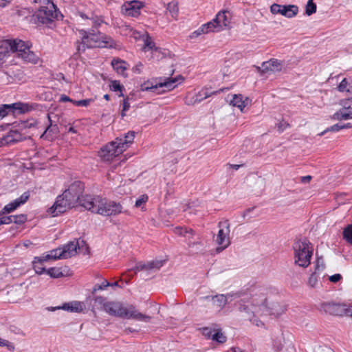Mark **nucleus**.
<instances>
[{
	"label": "nucleus",
	"mask_w": 352,
	"mask_h": 352,
	"mask_svg": "<svg viewBox=\"0 0 352 352\" xmlns=\"http://www.w3.org/2000/svg\"><path fill=\"white\" fill-rule=\"evenodd\" d=\"M164 264L162 261H152L146 263H138L134 267H132L131 270L134 271L137 273L140 271H153L159 270Z\"/></svg>",
	"instance_id": "412c9836"
},
{
	"label": "nucleus",
	"mask_w": 352,
	"mask_h": 352,
	"mask_svg": "<svg viewBox=\"0 0 352 352\" xmlns=\"http://www.w3.org/2000/svg\"><path fill=\"white\" fill-rule=\"evenodd\" d=\"M23 140L22 135L17 131H11L6 137L7 143H15Z\"/></svg>",
	"instance_id": "2f4dec72"
},
{
	"label": "nucleus",
	"mask_w": 352,
	"mask_h": 352,
	"mask_svg": "<svg viewBox=\"0 0 352 352\" xmlns=\"http://www.w3.org/2000/svg\"><path fill=\"white\" fill-rule=\"evenodd\" d=\"M288 126L289 124L286 122L282 121L278 124L277 126L280 131H283Z\"/></svg>",
	"instance_id": "13d9d810"
},
{
	"label": "nucleus",
	"mask_w": 352,
	"mask_h": 352,
	"mask_svg": "<svg viewBox=\"0 0 352 352\" xmlns=\"http://www.w3.org/2000/svg\"><path fill=\"white\" fill-rule=\"evenodd\" d=\"M343 238L350 244H352V224L346 226L343 230Z\"/></svg>",
	"instance_id": "4c0bfd02"
},
{
	"label": "nucleus",
	"mask_w": 352,
	"mask_h": 352,
	"mask_svg": "<svg viewBox=\"0 0 352 352\" xmlns=\"http://www.w3.org/2000/svg\"><path fill=\"white\" fill-rule=\"evenodd\" d=\"M80 41L77 42V50L85 52L87 48L94 47H115L116 43L113 39L100 32L94 30L87 31L83 29L78 30Z\"/></svg>",
	"instance_id": "20e7f679"
},
{
	"label": "nucleus",
	"mask_w": 352,
	"mask_h": 352,
	"mask_svg": "<svg viewBox=\"0 0 352 352\" xmlns=\"http://www.w3.org/2000/svg\"><path fill=\"white\" fill-rule=\"evenodd\" d=\"M222 91L223 89H219L216 91H210L207 88H203L195 94H191L190 93L187 94V95L184 98V103L186 105L192 106L196 104L200 103L204 99H206L212 95L219 94Z\"/></svg>",
	"instance_id": "f8f14e48"
},
{
	"label": "nucleus",
	"mask_w": 352,
	"mask_h": 352,
	"mask_svg": "<svg viewBox=\"0 0 352 352\" xmlns=\"http://www.w3.org/2000/svg\"><path fill=\"white\" fill-rule=\"evenodd\" d=\"M226 14V11H220L216 14L214 19L209 21V23L212 24L211 28L214 32H221L229 27L230 20Z\"/></svg>",
	"instance_id": "a211bd4d"
},
{
	"label": "nucleus",
	"mask_w": 352,
	"mask_h": 352,
	"mask_svg": "<svg viewBox=\"0 0 352 352\" xmlns=\"http://www.w3.org/2000/svg\"><path fill=\"white\" fill-rule=\"evenodd\" d=\"M135 138V132L129 131L123 137L116 138L117 144H119L120 146H123L122 149L124 151L131 144Z\"/></svg>",
	"instance_id": "a878e982"
},
{
	"label": "nucleus",
	"mask_w": 352,
	"mask_h": 352,
	"mask_svg": "<svg viewBox=\"0 0 352 352\" xmlns=\"http://www.w3.org/2000/svg\"><path fill=\"white\" fill-rule=\"evenodd\" d=\"M58 133V126L54 124L52 125L50 124L45 130L43 133L41 135V138H45L47 139H52L54 136Z\"/></svg>",
	"instance_id": "7c9ffc66"
},
{
	"label": "nucleus",
	"mask_w": 352,
	"mask_h": 352,
	"mask_svg": "<svg viewBox=\"0 0 352 352\" xmlns=\"http://www.w3.org/2000/svg\"><path fill=\"white\" fill-rule=\"evenodd\" d=\"M9 50L6 45V41L0 45V64L2 63L5 58L8 56Z\"/></svg>",
	"instance_id": "ea45409f"
},
{
	"label": "nucleus",
	"mask_w": 352,
	"mask_h": 352,
	"mask_svg": "<svg viewBox=\"0 0 352 352\" xmlns=\"http://www.w3.org/2000/svg\"><path fill=\"white\" fill-rule=\"evenodd\" d=\"M123 146L117 144L116 140L104 146L99 151V156L104 161H111L124 152Z\"/></svg>",
	"instance_id": "9b49d317"
},
{
	"label": "nucleus",
	"mask_w": 352,
	"mask_h": 352,
	"mask_svg": "<svg viewBox=\"0 0 352 352\" xmlns=\"http://www.w3.org/2000/svg\"><path fill=\"white\" fill-rule=\"evenodd\" d=\"M60 100L61 102H72V101H74V100L71 99L69 97H68L66 95H62L60 96Z\"/></svg>",
	"instance_id": "052dcab7"
},
{
	"label": "nucleus",
	"mask_w": 352,
	"mask_h": 352,
	"mask_svg": "<svg viewBox=\"0 0 352 352\" xmlns=\"http://www.w3.org/2000/svg\"><path fill=\"white\" fill-rule=\"evenodd\" d=\"M77 16L79 23L84 25H91L94 28H98L104 23L102 16L96 15L92 12L78 11Z\"/></svg>",
	"instance_id": "ddd939ff"
},
{
	"label": "nucleus",
	"mask_w": 352,
	"mask_h": 352,
	"mask_svg": "<svg viewBox=\"0 0 352 352\" xmlns=\"http://www.w3.org/2000/svg\"><path fill=\"white\" fill-rule=\"evenodd\" d=\"M81 203L85 209L102 216H116L122 212L120 203L107 201L98 196L86 195Z\"/></svg>",
	"instance_id": "7ed1b4c3"
},
{
	"label": "nucleus",
	"mask_w": 352,
	"mask_h": 352,
	"mask_svg": "<svg viewBox=\"0 0 352 352\" xmlns=\"http://www.w3.org/2000/svg\"><path fill=\"white\" fill-rule=\"evenodd\" d=\"M6 45L9 52L16 53L24 61L37 63L38 57L30 50V45L20 39L7 40Z\"/></svg>",
	"instance_id": "0eeeda50"
},
{
	"label": "nucleus",
	"mask_w": 352,
	"mask_h": 352,
	"mask_svg": "<svg viewBox=\"0 0 352 352\" xmlns=\"http://www.w3.org/2000/svg\"><path fill=\"white\" fill-rule=\"evenodd\" d=\"M342 278V276L340 274H335L329 276V280L332 283H337Z\"/></svg>",
	"instance_id": "4d7b16f0"
},
{
	"label": "nucleus",
	"mask_w": 352,
	"mask_h": 352,
	"mask_svg": "<svg viewBox=\"0 0 352 352\" xmlns=\"http://www.w3.org/2000/svg\"><path fill=\"white\" fill-rule=\"evenodd\" d=\"M84 184L80 181H76L58 195L53 206L49 208L48 212L53 217L65 212L75 206L78 201L82 206V201L86 197H82L84 190Z\"/></svg>",
	"instance_id": "f03ea898"
},
{
	"label": "nucleus",
	"mask_w": 352,
	"mask_h": 352,
	"mask_svg": "<svg viewBox=\"0 0 352 352\" xmlns=\"http://www.w3.org/2000/svg\"><path fill=\"white\" fill-rule=\"evenodd\" d=\"M130 109V103L129 102V98L124 99L122 102V109L121 112V116L123 118L126 116V112Z\"/></svg>",
	"instance_id": "8fccbe9b"
},
{
	"label": "nucleus",
	"mask_w": 352,
	"mask_h": 352,
	"mask_svg": "<svg viewBox=\"0 0 352 352\" xmlns=\"http://www.w3.org/2000/svg\"><path fill=\"white\" fill-rule=\"evenodd\" d=\"M148 199V197L146 195H142L136 200L135 206L137 208L141 207L143 204H145L146 203Z\"/></svg>",
	"instance_id": "09e8293b"
},
{
	"label": "nucleus",
	"mask_w": 352,
	"mask_h": 352,
	"mask_svg": "<svg viewBox=\"0 0 352 352\" xmlns=\"http://www.w3.org/2000/svg\"><path fill=\"white\" fill-rule=\"evenodd\" d=\"M351 125L350 123L344 124H336L331 126V127L327 128L324 131L321 133L320 135H323L324 133H325L327 131L337 132V131H339L340 130H342L344 129H348V128H351Z\"/></svg>",
	"instance_id": "f704fd0d"
},
{
	"label": "nucleus",
	"mask_w": 352,
	"mask_h": 352,
	"mask_svg": "<svg viewBox=\"0 0 352 352\" xmlns=\"http://www.w3.org/2000/svg\"><path fill=\"white\" fill-rule=\"evenodd\" d=\"M230 103L232 106L239 108L241 111H243V109L248 104V98L244 99L241 94H234L232 96V99L230 100Z\"/></svg>",
	"instance_id": "bb28decb"
},
{
	"label": "nucleus",
	"mask_w": 352,
	"mask_h": 352,
	"mask_svg": "<svg viewBox=\"0 0 352 352\" xmlns=\"http://www.w3.org/2000/svg\"><path fill=\"white\" fill-rule=\"evenodd\" d=\"M166 10L173 19H177L179 12L178 5L177 2L171 1L168 3L166 6Z\"/></svg>",
	"instance_id": "473e14b6"
},
{
	"label": "nucleus",
	"mask_w": 352,
	"mask_h": 352,
	"mask_svg": "<svg viewBox=\"0 0 352 352\" xmlns=\"http://www.w3.org/2000/svg\"><path fill=\"white\" fill-rule=\"evenodd\" d=\"M0 346H6L10 351L14 350V345L8 340L0 338Z\"/></svg>",
	"instance_id": "603ef678"
},
{
	"label": "nucleus",
	"mask_w": 352,
	"mask_h": 352,
	"mask_svg": "<svg viewBox=\"0 0 352 352\" xmlns=\"http://www.w3.org/2000/svg\"><path fill=\"white\" fill-rule=\"evenodd\" d=\"M5 212L2 211L0 212V225L9 224L12 223V215L10 216H2Z\"/></svg>",
	"instance_id": "de8ad7c7"
},
{
	"label": "nucleus",
	"mask_w": 352,
	"mask_h": 352,
	"mask_svg": "<svg viewBox=\"0 0 352 352\" xmlns=\"http://www.w3.org/2000/svg\"><path fill=\"white\" fill-rule=\"evenodd\" d=\"M23 244L25 248H29L32 245V242L30 240H25L23 241Z\"/></svg>",
	"instance_id": "69168bd1"
},
{
	"label": "nucleus",
	"mask_w": 352,
	"mask_h": 352,
	"mask_svg": "<svg viewBox=\"0 0 352 352\" xmlns=\"http://www.w3.org/2000/svg\"><path fill=\"white\" fill-rule=\"evenodd\" d=\"M143 3L139 1H130L124 2L121 7V12L127 16L138 17L143 8Z\"/></svg>",
	"instance_id": "dca6fc26"
},
{
	"label": "nucleus",
	"mask_w": 352,
	"mask_h": 352,
	"mask_svg": "<svg viewBox=\"0 0 352 352\" xmlns=\"http://www.w3.org/2000/svg\"><path fill=\"white\" fill-rule=\"evenodd\" d=\"M214 333L212 332V331L209 329V328H204L203 329V334L206 336H207L208 338H212V335Z\"/></svg>",
	"instance_id": "bf43d9fd"
},
{
	"label": "nucleus",
	"mask_w": 352,
	"mask_h": 352,
	"mask_svg": "<svg viewBox=\"0 0 352 352\" xmlns=\"http://www.w3.org/2000/svg\"><path fill=\"white\" fill-rule=\"evenodd\" d=\"M347 305L345 303H336L333 302H323L320 305V309L327 314L344 316H346Z\"/></svg>",
	"instance_id": "2eb2a0df"
},
{
	"label": "nucleus",
	"mask_w": 352,
	"mask_h": 352,
	"mask_svg": "<svg viewBox=\"0 0 352 352\" xmlns=\"http://www.w3.org/2000/svg\"><path fill=\"white\" fill-rule=\"evenodd\" d=\"M317 6L314 0H308L305 6V14L307 16H311L316 12Z\"/></svg>",
	"instance_id": "c9c22d12"
},
{
	"label": "nucleus",
	"mask_w": 352,
	"mask_h": 352,
	"mask_svg": "<svg viewBox=\"0 0 352 352\" xmlns=\"http://www.w3.org/2000/svg\"><path fill=\"white\" fill-rule=\"evenodd\" d=\"M12 0H0V7L4 8Z\"/></svg>",
	"instance_id": "e2e57ef3"
},
{
	"label": "nucleus",
	"mask_w": 352,
	"mask_h": 352,
	"mask_svg": "<svg viewBox=\"0 0 352 352\" xmlns=\"http://www.w3.org/2000/svg\"><path fill=\"white\" fill-rule=\"evenodd\" d=\"M335 120H346L352 119V108L350 110L340 109L331 117Z\"/></svg>",
	"instance_id": "c756f323"
},
{
	"label": "nucleus",
	"mask_w": 352,
	"mask_h": 352,
	"mask_svg": "<svg viewBox=\"0 0 352 352\" xmlns=\"http://www.w3.org/2000/svg\"><path fill=\"white\" fill-rule=\"evenodd\" d=\"M111 65L113 69L119 74L124 75L127 69L128 64L126 61L120 58H113L111 60Z\"/></svg>",
	"instance_id": "c85d7f7f"
},
{
	"label": "nucleus",
	"mask_w": 352,
	"mask_h": 352,
	"mask_svg": "<svg viewBox=\"0 0 352 352\" xmlns=\"http://www.w3.org/2000/svg\"><path fill=\"white\" fill-rule=\"evenodd\" d=\"M311 179V177L309 175L302 177L300 181L302 183H309Z\"/></svg>",
	"instance_id": "680f3d73"
},
{
	"label": "nucleus",
	"mask_w": 352,
	"mask_h": 352,
	"mask_svg": "<svg viewBox=\"0 0 352 352\" xmlns=\"http://www.w3.org/2000/svg\"><path fill=\"white\" fill-rule=\"evenodd\" d=\"M93 101H94V100L90 98V99H85V100H74V101H72V103L77 107H87Z\"/></svg>",
	"instance_id": "c03bdc74"
},
{
	"label": "nucleus",
	"mask_w": 352,
	"mask_h": 352,
	"mask_svg": "<svg viewBox=\"0 0 352 352\" xmlns=\"http://www.w3.org/2000/svg\"><path fill=\"white\" fill-rule=\"evenodd\" d=\"M299 9L296 5H280L273 3L270 6V12L273 14H281L288 19L295 17L298 13Z\"/></svg>",
	"instance_id": "4468645a"
},
{
	"label": "nucleus",
	"mask_w": 352,
	"mask_h": 352,
	"mask_svg": "<svg viewBox=\"0 0 352 352\" xmlns=\"http://www.w3.org/2000/svg\"><path fill=\"white\" fill-rule=\"evenodd\" d=\"M184 78L182 76L179 75L175 78H167L163 82H159L155 87H152L151 89H157V88H164L163 91H171L177 87L178 85L183 82Z\"/></svg>",
	"instance_id": "aec40b11"
},
{
	"label": "nucleus",
	"mask_w": 352,
	"mask_h": 352,
	"mask_svg": "<svg viewBox=\"0 0 352 352\" xmlns=\"http://www.w3.org/2000/svg\"><path fill=\"white\" fill-rule=\"evenodd\" d=\"M34 3L38 5L34 16L39 23L49 25L62 16L56 6L51 0H34Z\"/></svg>",
	"instance_id": "39448f33"
},
{
	"label": "nucleus",
	"mask_w": 352,
	"mask_h": 352,
	"mask_svg": "<svg viewBox=\"0 0 352 352\" xmlns=\"http://www.w3.org/2000/svg\"><path fill=\"white\" fill-rule=\"evenodd\" d=\"M245 304L244 300L239 303V309L240 311L248 312L251 311L252 313H265L268 311L267 305V298L262 290H258L251 294V296Z\"/></svg>",
	"instance_id": "423d86ee"
},
{
	"label": "nucleus",
	"mask_w": 352,
	"mask_h": 352,
	"mask_svg": "<svg viewBox=\"0 0 352 352\" xmlns=\"http://www.w3.org/2000/svg\"><path fill=\"white\" fill-rule=\"evenodd\" d=\"M231 350L233 351V352H243L241 349L239 348H235V347H232L231 349Z\"/></svg>",
	"instance_id": "774afa93"
},
{
	"label": "nucleus",
	"mask_w": 352,
	"mask_h": 352,
	"mask_svg": "<svg viewBox=\"0 0 352 352\" xmlns=\"http://www.w3.org/2000/svg\"><path fill=\"white\" fill-rule=\"evenodd\" d=\"M124 331L126 333H129L135 332L136 331L130 327H128V328L125 329Z\"/></svg>",
	"instance_id": "338daca9"
},
{
	"label": "nucleus",
	"mask_w": 352,
	"mask_h": 352,
	"mask_svg": "<svg viewBox=\"0 0 352 352\" xmlns=\"http://www.w3.org/2000/svg\"><path fill=\"white\" fill-rule=\"evenodd\" d=\"M30 108L28 104L16 102L11 104H3L0 107V118L6 117L10 111L14 113L18 111L20 113L28 112Z\"/></svg>",
	"instance_id": "6ab92c4d"
},
{
	"label": "nucleus",
	"mask_w": 352,
	"mask_h": 352,
	"mask_svg": "<svg viewBox=\"0 0 352 352\" xmlns=\"http://www.w3.org/2000/svg\"><path fill=\"white\" fill-rule=\"evenodd\" d=\"M218 227L219 230L214 240L217 244L216 252L220 253L228 248L231 243L230 228L228 221L219 222Z\"/></svg>",
	"instance_id": "9d476101"
},
{
	"label": "nucleus",
	"mask_w": 352,
	"mask_h": 352,
	"mask_svg": "<svg viewBox=\"0 0 352 352\" xmlns=\"http://www.w3.org/2000/svg\"><path fill=\"white\" fill-rule=\"evenodd\" d=\"M110 89L112 91H120V94L119 96H123V94L122 92V89H124V87L120 83L118 80H113L111 82V84L109 85Z\"/></svg>",
	"instance_id": "58836bf2"
},
{
	"label": "nucleus",
	"mask_w": 352,
	"mask_h": 352,
	"mask_svg": "<svg viewBox=\"0 0 352 352\" xmlns=\"http://www.w3.org/2000/svg\"><path fill=\"white\" fill-rule=\"evenodd\" d=\"M211 25L212 24L209 23V22L203 24L197 30H196L195 31L192 32L190 34L189 38L190 39H194V38H196L199 37V36H201L202 34H208L210 32H214L212 29V28H211Z\"/></svg>",
	"instance_id": "cd10ccee"
},
{
	"label": "nucleus",
	"mask_w": 352,
	"mask_h": 352,
	"mask_svg": "<svg viewBox=\"0 0 352 352\" xmlns=\"http://www.w3.org/2000/svg\"><path fill=\"white\" fill-rule=\"evenodd\" d=\"M212 340L219 343H224L226 341V337L221 332H214L212 335Z\"/></svg>",
	"instance_id": "37998d69"
},
{
	"label": "nucleus",
	"mask_w": 352,
	"mask_h": 352,
	"mask_svg": "<svg viewBox=\"0 0 352 352\" xmlns=\"http://www.w3.org/2000/svg\"><path fill=\"white\" fill-rule=\"evenodd\" d=\"M250 322L253 324H255L256 326L257 327H263L264 326V323L261 321L260 320H258L255 316L254 314H253V317L252 318H250Z\"/></svg>",
	"instance_id": "864d4df0"
},
{
	"label": "nucleus",
	"mask_w": 352,
	"mask_h": 352,
	"mask_svg": "<svg viewBox=\"0 0 352 352\" xmlns=\"http://www.w3.org/2000/svg\"><path fill=\"white\" fill-rule=\"evenodd\" d=\"M283 63L277 59H270L268 61L263 62L261 66L256 67V70L261 75L271 74L281 71Z\"/></svg>",
	"instance_id": "f3484780"
},
{
	"label": "nucleus",
	"mask_w": 352,
	"mask_h": 352,
	"mask_svg": "<svg viewBox=\"0 0 352 352\" xmlns=\"http://www.w3.org/2000/svg\"><path fill=\"white\" fill-rule=\"evenodd\" d=\"M62 309L70 312L80 313L85 309V303L79 301H73L68 303H64L61 307L54 308V309Z\"/></svg>",
	"instance_id": "393cba45"
},
{
	"label": "nucleus",
	"mask_w": 352,
	"mask_h": 352,
	"mask_svg": "<svg viewBox=\"0 0 352 352\" xmlns=\"http://www.w3.org/2000/svg\"><path fill=\"white\" fill-rule=\"evenodd\" d=\"M351 316V317H352V308L350 307L349 305H347V309H346V316Z\"/></svg>",
	"instance_id": "0e129e2a"
},
{
	"label": "nucleus",
	"mask_w": 352,
	"mask_h": 352,
	"mask_svg": "<svg viewBox=\"0 0 352 352\" xmlns=\"http://www.w3.org/2000/svg\"><path fill=\"white\" fill-rule=\"evenodd\" d=\"M30 197L28 192H25L19 198H16L11 203L7 204L3 208V212H11L19 207L21 204L25 203Z\"/></svg>",
	"instance_id": "4be33fe9"
},
{
	"label": "nucleus",
	"mask_w": 352,
	"mask_h": 352,
	"mask_svg": "<svg viewBox=\"0 0 352 352\" xmlns=\"http://www.w3.org/2000/svg\"><path fill=\"white\" fill-rule=\"evenodd\" d=\"M26 219H27V217L24 214L12 215V223H14L16 224L23 223L26 221Z\"/></svg>",
	"instance_id": "a18cd8bd"
},
{
	"label": "nucleus",
	"mask_w": 352,
	"mask_h": 352,
	"mask_svg": "<svg viewBox=\"0 0 352 352\" xmlns=\"http://www.w3.org/2000/svg\"><path fill=\"white\" fill-rule=\"evenodd\" d=\"M85 245V241L80 239H74L67 244L50 251V256L53 260L67 259L74 256L82 246Z\"/></svg>",
	"instance_id": "1a4fd4ad"
},
{
	"label": "nucleus",
	"mask_w": 352,
	"mask_h": 352,
	"mask_svg": "<svg viewBox=\"0 0 352 352\" xmlns=\"http://www.w3.org/2000/svg\"><path fill=\"white\" fill-rule=\"evenodd\" d=\"M50 259H53V257L50 256V252L46 255L35 257L32 263L33 268L36 273L38 274H42L44 272H46V270L43 265V262L47 261Z\"/></svg>",
	"instance_id": "b1692460"
},
{
	"label": "nucleus",
	"mask_w": 352,
	"mask_h": 352,
	"mask_svg": "<svg viewBox=\"0 0 352 352\" xmlns=\"http://www.w3.org/2000/svg\"><path fill=\"white\" fill-rule=\"evenodd\" d=\"M94 305L111 316L133 319L144 322H150L151 317L140 312L134 305H124L119 301H107L102 296H96Z\"/></svg>",
	"instance_id": "f257e3e1"
},
{
	"label": "nucleus",
	"mask_w": 352,
	"mask_h": 352,
	"mask_svg": "<svg viewBox=\"0 0 352 352\" xmlns=\"http://www.w3.org/2000/svg\"><path fill=\"white\" fill-rule=\"evenodd\" d=\"M46 273L52 278H58L64 276L63 272L60 267H50L46 270Z\"/></svg>",
	"instance_id": "72a5a7b5"
},
{
	"label": "nucleus",
	"mask_w": 352,
	"mask_h": 352,
	"mask_svg": "<svg viewBox=\"0 0 352 352\" xmlns=\"http://www.w3.org/2000/svg\"><path fill=\"white\" fill-rule=\"evenodd\" d=\"M318 276L316 275V272L313 273L308 280V285L311 287H316L318 285Z\"/></svg>",
	"instance_id": "49530a36"
},
{
	"label": "nucleus",
	"mask_w": 352,
	"mask_h": 352,
	"mask_svg": "<svg viewBox=\"0 0 352 352\" xmlns=\"http://www.w3.org/2000/svg\"><path fill=\"white\" fill-rule=\"evenodd\" d=\"M230 294H217L214 296H207L203 297L204 300H211L212 305L220 309H222L228 302V298Z\"/></svg>",
	"instance_id": "5701e85b"
},
{
	"label": "nucleus",
	"mask_w": 352,
	"mask_h": 352,
	"mask_svg": "<svg viewBox=\"0 0 352 352\" xmlns=\"http://www.w3.org/2000/svg\"><path fill=\"white\" fill-rule=\"evenodd\" d=\"M109 286H110V283L107 280H104L101 285L96 286L94 290L95 292L97 290H103Z\"/></svg>",
	"instance_id": "6e6d98bb"
},
{
	"label": "nucleus",
	"mask_w": 352,
	"mask_h": 352,
	"mask_svg": "<svg viewBox=\"0 0 352 352\" xmlns=\"http://www.w3.org/2000/svg\"><path fill=\"white\" fill-rule=\"evenodd\" d=\"M175 232L176 234L183 235L184 236H187L188 235L192 236L194 233L192 229H187L186 228H176L175 230Z\"/></svg>",
	"instance_id": "a19ab883"
},
{
	"label": "nucleus",
	"mask_w": 352,
	"mask_h": 352,
	"mask_svg": "<svg viewBox=\"0 0 352 352\" xmlns=\"http://www.w3.org/2000/svg\"><path fill=\"white\" fill-rule=\"evenodd\" d=\"M143 64L141 62H138L132 69L133 72L136 74H141L143 69Z\"/></svg>",
	"instance_id": "5fc2aeb1"
},
{
	"label": "nucleus",
	"mask_w": 352,
	"mask_h": 352,
	"mask_svg": "<svg viewBox=\"0 0 352 352\" xmlns=\"http://www.w3.org/2000/svg\"><path fill=\"white\" fill-rule=\"evenodd\" d=\"M349 83L346 78H344L340 83L338 86V89L340 92H344L345 91H349L348 89Z\"/></svg>",
	"instance_id": "3c124183"
},
{
	"label": "nucleus",
	"mask_w": 352,
	"mask_h": 352,
	"mask_svg": "<svg viewBox=\"0 0 352 352\" xmlns=\"http://www.w3.org/2000/svg\"><path fill=\"white\" fill-rule=\"evenodd\" d=\"M144 50L146 51V50H156L157 48L155 47V44L151 39V38L146 34L145 37L144 38Z\"/></svg>",
	"instance_id": "e433bc0d"
},
{
	"label": "nucleus",
	"mask_w": 352,
	"mask_h": 352,
	"mask_svg": "<svg viewBox=\"0 0 352 352\" xmlns=\"http://www.w3.org/2000/svg\"><path fill=\"white\" fill-rule=\"evenodd\" d=\"M294 263L300 267H307L310 264L313 248L306 239L298 240L294 244Z\"/></svg>",
	"instance_id": "6e6552de"
},
{
	"label": "nucleus",
	"mask_w": 352,
	"mask_h": 352,
	"mask_svg": "<svg viewBox=\"0 0 352 352\" xmlns=\"http://www.w3.org/2000/svg\"><path fill=\"white\" fill-rule=\"evenodd\" d=\"M339 104L342 107V109L350 110L352 104V97L340 100Z\"/></svg>",
	"instance_id": "79ce46f5"
}]
</instances>
